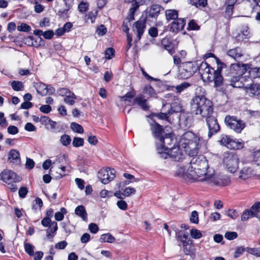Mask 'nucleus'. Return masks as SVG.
<instances>
[{
  "mask_svg": "<svg viewBox=\"0 0 260 260\" xmlns=\"http://www.w3.org/2000/svg\"><path fill=\"white\" fill-rule=\"evenodd\" d=\"M179 144V146H176L173 147H158L157 152L159 154H165V158L169 156L175 161H180L184 157L180 147L183 149L188 155L193 156L200 152L207 151L208 141L199 134L187 131L181 136Z\"/></svg>",
  "mask_w": 260,
  "mask_h": 260,
  "instance_id": "1",
  "label": "nucleus"
},
{
  "mask_svg": "<svg viewBox=\"0 0 260 260\" xmlns=\"http://www.w3.org/2000/svg\"><path fill=\"white\" fill-rule=\"evenodd\" d=\"M188 165L189 174L192 180L205 181L211 179L214 174V170L210 167L208 160L203 155L193 157Z\"/></svg>",
  "mask_w": 260,
  "mask_h": 260,
  "instance_id": "2",
  "label": "nucleus"
},
{
  "mask_svg": "<svg viewBox=\"0 0 260 260\" xmlns=\"http://www.w3.org/2000/svg\"><path fill=\"white\" fill-rule=\"evenodd\" d=\"M250 67L248 64L233 63L231 65L230 73L231 76V85L234 87L240 88L243 86L244 82L250 81L247 75V71Z\"/></svg>",
  "mask_w": 260,
  "mask_h": 260,
  "instance_id": "3",
  "label": "nucleus"
},
{
  "mask_svg": "<svg viewBox=\"0 0 260 260\" xmlns=\"http://www.w3.org/2000/svg\"><path fill=\"white\" fill-rule=\"evenodd\" d=\"M191 112L196 115H201L203 117L212 114L213 108L211 102L205 96L196 95L190 103Z\"/></svg>",
  "mask_w": 260,
  "mask_h": 260,
  "instance_id": "4",
  "label": "nucleus"
},
{
  "mask_svg": "<svg viewBox=\"0 0 260 260\" xmlns=\"http://www.w3.org/2000/svg\"><path fill=\"white\" fill-rule=\"evenodd\" d=\"M199 71L204 82L214 81L216 87L221 85L223 78L221 75V70H215L207 62H202L199 67Z\"/></svg>",
  "mask_w": 260,
  "mask_h": 260,
  "instance_id": "5",
  "label": "nucleus"
},
{
  "mask_svg": "<svg viewBox=\"0 0 260 260\" xmlns=\"http://www.w3.org/2000/svg\"><path fill=\"white\" fill-rule=\"evenodd\" d=\"M1 176V179L4 182L11 185L10 190L13 192L16 191L17 186L15 183L20 182L21 177L18 176L14 172L9 170L3 171Z\"/></svg>",
  "mask_w": 260,
  "mask_h": 260,
  "instance_id": "6",
  "label": "nucleus"
},
{
  "mask_svg": "<svg viewBox=\"0 0 260 260\" xmlns=\"http://www.w3.org/2000/svg\"><path fill=\"white\" fill-rule=\"evenodd\" d=\"M198 69L199 67L194 62H183L178 68V77L181 79H187L192 76Z\"/></svg>",
  "mask_w": 260,
  "mask_h": 260,
  "instance_id": "7",
  "label": "nucleus"
},
{
  "mask_svg": "<svg viewBox=\"0 0 260 260\" xmlns=\"http://www.w3.org/2000/svg\"><path fill=\"white\" fill-rule=\"evenodd\" d=\"M219 143L231 149H240L244 147V143L241 139H233L230 136L222 135L218 140Z\"/></svg>",
  "mask_w": 260,
  "mask_h": 260,
  "instance_id": "8",
  "label": "nucleus"
},
{
  "mask_svg": "<svg viewBox=\"0 0 260 260\" xmlns=\"http://www.w3.org/2000/svg\"><path fill=\"white\" fill-rule=\"evenodd\" d=\"M223 164L227 170L231 173H234L238 168L239 158L233 153H226L223 158Z\"/></svg>",
  "mask_w": 260,
  "mask_h": 260,
  "instance_id": "9",
  "label": "nucleus"
},
{
  "mask_svg": "<svg viewBox=\"0 0 260 260\" xmlns=\"http://www.w3.org/2000/svg\"><path fill=\"white\" fill-rule=\"evenodd\" d=\"M226 125L237 133H240L245 127V122L234 116H226L224 119Z\"/></svg>",
  "mask_w": 260,
  "mask_h": 260,
  "instance_id": "10",
  "label": "nucleus"
},
{
  "mask_svg": "<svg viewBox=\"0 0 260 260\" xmlns=\"http://www.w3.org/2000/svg\"><path fill=\"white\" fill-rule=\"evenodd\" d=\"M115 172L114 169L103 168L99 172L98 178L102 183L107 184L115 178Z\"/></svg>",
  "mask_w": 260,
  "mask_h": 260,
  "instance_id": "11",
  "label": "nucleus"
},
{
  "mask_svg": "<svg viewBox=\"0 0 260 260\" xmlns=\"http://www.w3.org/2000/svg\"><path fill=\"white\" fill-rule=\"evenodd\" d=\"M204 117L206 118L208 126V137L211 138L213 134H216L219 131V125L217 119L212 114H209L208 116H204Z\"/></svg>",
  "mask_w": 260,
  "mask_h": 260,
  "instance_id": "12",
  "label": "nucleus"
},
{
  "mask_svg": "<svg viewBox=\"0 0 260 260\" xmlns=\"http://www.w3.org/2000/svg\"><path fill=\"white\" fill-rule=\"evenodd\" d=\"M166 98L169 99L168 100V104L170 107L169 113L180 112L183 110L182 104L178 96L172 94H168Z\"/></svg>",
  "mask_w": 260,
  "mask_h": 260,
  "instance_id": "13",
  "label": "nucleus"
},
{
  "mask_svg": "<svg viewBox=\"0 0 260 260\" xmlns=\"http://www.w3.org/2000/svg\"><path fill=\"white\" fill-rule=\"evenodd\" d=\"M205 181H207L209 183H213V184L218 186H225L229 184L230 182V178L225 175L214 174L210 179H206Z\"/></svg>",
  "mask_w": 260,
  "mask_h": 260,
  "instance_id": "14",
  "label": "nucleus"
},
{
  "mask_svg": "<svg viewBox=\"0 0 260 260\" xmlns=\"http://www.w3.org/2000/svg\"><path fill=\"white\" fill-rule=\"evenodd\" d=\"M174 142H176L171 133L165 134L157 139L156 142V149L159 147H170L171 144Z\"/></svg>",
  "mask_w": 260,
  "mask_h": 260,
  "instance_id": "15",
  "label": "nucleus"
},
{
  "mask_svg": "<svg viewBox=\"0 0 260 260\" xmlns=\"http://www.w3.org/2000/svg\"><path fill=\"white\" fill-rule=\"evenodd\" d=\"M252 82H244V85L241 88H243L246 93L249 96L258 95L260 93V84H251Z\"/></svg>",
  "mask_w": 260,
  "mask_h": 260,
  "instance_id": "16",
  "label": "nucleus"
},
{
  "mask_svg": "<svg viewBox=\"0 0 260 260\" xmlns=\"http://www.w3.org/2000/svg\"><path fill=\"white\" fill-rule=\"evenodd\" d=\"M36 90L39 94L42 96L47 94H52L55 92V89L51 85H46L43 83H40L36 86Z\"/></svg>",
  "mask_w": 260,
  "mask_h": 260,
  "instance_id": "17",
  "label": "nucleus"
},
{
  "mask_svg": "<svg viewBox=\"0 0 260 260\" xmlns=\"http://www.w3.org/2000/svg\"><path fill=\"white\" fill-rule=\"evenodd\" d=\"M189 172L188 165L187 166L181 165L178 167L175 175L184 180H187V179H191Z\"/></svg>",
  "mask_w": 260,
  "mask_h": 260,
  "instance_id": "18",
  "label": "nucleus"
},
{
  "mask_svg": "<svg viewBox=\"0 0 260 260\" xmlns=\"http://www.w3.org/2000/svg\"><path fill=\"white\" fill-rule=\"evenodd\" d=\"M150 129L153 134V136L157 140L162 136L164 134V131L162 129L160 125L156 123L154 120L150 119L149 121Z\"/></svg>",
  "mask_w": 260,
  "mask_h": 260,
  "instance_id": "19",
  "label": "nucleus"
},
{
  "mask_svg": "<svg viewBox=\"0 0 260 260\" xmlns=\"http://www.w3.org/2000/svg\"><path fill=\"white\" fill-rule=\"evenodd\" d=\"M185 24V21L184 19L177 18L172 23L170 30L177 33L184 28Z\"/></svg>",
  "mask_w": 260,
  "mask_h": 260,
  "instance_id": "20",
  "label": "nucleus"
},
{
  "mask_svg": "<svg viewBox=\"0 0 260 260\" xmlns=\"http://www.w3.org/2000/svg\"><path fill=\"white\" fill-rule=\"evenodd\" d=\"M145 21L143 19L137 21L133 26L134 31H137L138 40H140L145 28Z\"/></svg>",
  "mask_w": 260,
  "mask_h": 260,
  "instance_id": "21",
  "label": "nucleus"
},
{
  "mask_svg": "<svg viewBox=\"0 0 260 260\" xmlns=\"http://www.w3.org/2000/svg\"><path fill=\"white\" fill-rule=\"evenodd\" d=\"M8 160L12 164L19 165L21 162V158L19 151L13 149L8 153Z\"/></svg>",
  "mask_w": 260,
  "mask_h": 260,
  "instance_id": "22",
  "label": "nucleus"
},
{
  "mask_svg": "<svg viewBox=\"0 0 260 260\" xmlns=\"http://www.w3.org/2000/svg\"><path fill=\"white\" fill-rule=\"evenodd\" d=\"M227 54L235 60L241 59L244 55L242 49L238 47L229 50Z\"/></svg>",
  "mask_w": 260,
  "mask_h": 260,
  "instance_id": "23",
  "label": "nucleus"
},
{
  "mask_svg": "<svg viewBox=\"0 0 260 260\" xmlns=\"http://www.w3.org/2000/svg\"><path fill=\"white\" fill-rule=\"evenodd\" d=\"M146 102V100L144 99L143 95H139L134 99L132 105L137 104L143 110H147L149 109V106L147 105Z\"/></svg>",
  "mask_w": 260,
  "mask_h": 260,
  "instance_id": "24",
  "label": "nucleus"
},
{
  "mask_svg": "<svg viewBox=\"0 0 260 260\" xmlns=\"http://www.w3.org/2000/svg\"><path fill=\"white\" fill-rule=\"evenodd\" d=\"M254 175V172L251 168L244 167L240 171L239 178L244 180Z\"/></svg>",
  "mask_w": 260,
  "mask_h": 260,
  "instance_id": "25",
  "label": "nucleus"
},
{
  "mask_svg": "<svg viewBox=\"0 0 260 260\" xmlns=\"http://www.w3.org/2000/svg\"><path fill=\"white\" fill-rule=\"evenodd\" d=\"M75 213L83 221H87V213L85 207L82 205L78 206L75 209Z\"/></svg>",
  "mask_w": 260,
  "mask_h": 260,
  "instance_id": "26",
  "label": "nucleus"
},
{
  "mask_svg": "<svg viewBox=\"0 0 260 260\" xmlns=\"http://www.w3.org/2000/svg\"><path fill=\"white\" fill-rule=\"evenodd\" d=\"M244 3L251 8V12H254L260 9V0H243Z\"/></svg>",
  "mask_w": 260,
  "mask_h": 260,
  "instance_id": "27",
  "label": "nucleus"
},
{
  "mask_svg": "<svg viewBox=\"0 0 260 260\" xmlns=\"http://www.w3.org/2000/svg\"><path fill=\"white\" fill-rule=\"evenodd\" d=\"M161 44L164 48L168 51L169 54L172 55L175 53L173 45L168 38H164L161 41Z\"/></svg>",
  "mask_w": 260,
  "mask_h": 260,
  "instance_id": "28",
  "label": "nucleus"
},
{
  "mask_svg": "<svg viewBox=\"0 0 260 260\" xmlns=\"http://www.w3.org/2000/svg\"><path fill=\"white\" fill-rule=\"evenodd\" d=\"M247 75L250 78V80L246 81V82H252L253 78H260V68H249Z\"/></svg>",
  "mask_w": 260,
  "mask_h": 260,
  "instance_id": "29",
  "label": "nucleus"
},
{
  "mask_svg": "<svg viewBox=\"0 0 260 260\" xmlns=\"http://www.w3.org/2000/svg\"><path fill=\"white\" fill-rule=\"evenodd\" d=\"M161 9V7L158 5H152L149 11V16L151 18L157 17L159 14Z\"/></svg>",
  "mask_w": 260,
  "mask_h": 260,
  "instance_id": "30",
  "label": "nucleus"
},
{
  "mask_svg": "<svg viewBox=\"0 0 260 260\" xmlns=\"http://www.w3.org/2000/svg\"><path fill=\"white\" fill-rule=\"evenodd\" d=\"M58 229L57 223L55 221L52 222L51 226L49 227L46 230L47 237L48 239L52 238L54 237L56 232Z\"/></svg>",
  "mask_w": 260,
  "mask_h": 260,
  "instance_id": "31",
  "label": "nucleus"
},
{
  "mask_svg": "<svg viewBox=\"0 0 260 260\" xmlns=\"http://www.w3.org/2000/svg\"><path fill=\"white\" fill-rule=\"evenodd\" d=\"M166 19L168 21L175 20L178 18V12L174 9L167 10L165 11Z\"/></svg>",
  "mask_w": 260,
  "mask_h": 260,
  "instance_id": "32",
  "label": "nucleus"
},
{
  "mask_svg": "<svg viewBox=\"0 0 260 260\" xmlns=\"http://www.w3.org/2000/svg\"><path fill=\"white\" fill-rule=\"evenodd\" d=\"M183 251L186 255H194L195 249L193 245L187 242H183Z\"/></svg>",
  "mask_w": 260,
  "mask_h": 260,
  "instance_id": "33",
  "label": "nucleus"
},
{
  "mask_svg": "<svg viewBox=\"0 0 260 260\" xmlns=\"http://www.w3.org/2000/svg\"><path fill=\"white\" fill-rule=\"evenodd\" d=\"M100 240L101 242L112 243L115 241V238L110 233H107L102 235Z\"/></svg>",
  "mask_w": 260,
  "mask_h": 260,
  "instance_id": "34",
  "label": "nucleus"
},
{
  "mask_svg": "<svg viewBox=\"0 0 260 260\" xmlns=\"http://www.w3.org/2000/svg\"><path fill=\"white\" fill-rule=\"evenodd\" d=\"M76 99L75 94L71 91L64 97V102L70 105H73Z\"/></svg>",
  "mask_w": 260,
  "mask_h": 260,
  "instance_id": "35",
  "label": "nucleus"
},
{
  "mask_svg": "<svg viewBox=\"0 0 260 260\" xmlns=\"http://www.w3.org/2000/svg\"><path fill=\"white\" fill-rule=\"evenodd\" d=\"M67 210L65 208H61L59 211H58L55 213V219L57 221L62 220L64 218V215H66L67 213Z\"/></svg>",
  "mask_w": 260,
  "mask_h": 260,
  "instance_id": "36",
  "label": "nucleus"
},
{
  "mask_svg": "<svg viewBox=\"0 0 260 260\" xmlns=\"http://www.w3.org/2000/svg\"><path fill=\"white\" fill-rule=\"evenodd\" d=\"M190 84L189 83L184 82L181 84L177 85L175 87L176 93H180L183 92L185 90L190 87Z\"/></svg>",
  "mask_w": 260,
  "mask_h": 260,
  "instance_id": "37",
  "label": "nucleus"
},
{
  "mask_svg": "<svg viewBox=\"0 0 260 260\" xmlns=\"http://www.w3.org/2000/svg\"><path fill=\"white\" fill-rule=\"evenodd\" d=\"M24 248L25 251L29 256H33L34 255V249L35 247L32 244L29 243L24 242Z\"/></svg>",
  "mask_w": 260,
  "mask_h": 260,
  "instance_id": "38",
  "label": "nucleus"
},
{
  "mask_svg": "<svg viewBox=\"0 0 260 260\" xmlns=\"http://www.w3.org/2000/svg\"><path fill=\"white\" fill-rule=\"evenodd\" d=\"M11 87L14 90L21 91L23 89L24 86L22 82L13 81L11 83Z\"/></svg>",
  "mask_w": 260,
  "mask_h": 260,
  "instance_id": "39",
  "label": "nucleus"
},
{
  "mask_svg": "<svg viewBox=\"0 0 260 260\" xmlns=\"http://www.w3.org/2000/svg\"><path fill=\"white\" fill-rule=\"evenodd\" d=\"M144 94H147L149 97L157 98L156 93L153 88L150 85L145 86L144 89Z\"/></svg>",
  "mask_w": 260,
  "mask_h": 260,
  "instance_id": "40",
  "label": "nucleus"
},
{
  "mask_svg": "<svg viewBox=\"0 0 260 260\" xmlns=\"http://www.w3.org/2000/svg\"><path fill=\"white\" fill-rule=\"evenodd\" d=\"M249 211L251 213V216H257V213L260 211V203H255Z\"/></svg>",
  "mask_w": 260,
  "mask_h": 260,
  "instance_id": "41",
  "label": "nucleus"
},
{
  "mask_svg": "<svg viewBox=\"0 0 260 260\" xmlns=\"http://www.w3.org/2000/svg\"><path fill=\"white\" fill-rule=\"evenodd\" d=\"M24 42L25 44L29 46L37 47L40 45V44L37 42V41L34 40V38L32 36H28L25 38Z\"/></svg>",
  "mask_w": 260,
  "mask_h": 260,
  "instance_id": "42",
  "label": "nucleus"
},
{
  "mask_svg": "<svg viewBox=\"0 0 260 260\" xmlns=\"http://www.w3.org/2000/svg\"><path fill=\"white\" fill-rule=\"evenodd\" d=\"M190 3L197 7H205L207 4V0H190Z\"/></svg>",
  "mask_w": 260,
  "mask_h": 260,
  "instance_id": "43",
  "label": "nucleus"
},
{
  "mask_svg": "<svg viewBox=\"0 0 260 260\" xmlns=\"http://www.w3.org/2000/svg\"><path fill=\"white\" fill-rule=\"evenodd\" d=\"M71 128L73 131L79 134H82L84 132L82 126L76 122L71 123Z\"/></svg>",
  "mask_w": 260,
  "mask_h": 260,
  "instance_id": "44",
  "label": "nucleus"
},
{
  "mask_svg": "<svg viewBox=\"0 0 260 260\" xmlns=\"http://www.w3.org/2000/svg\"><path fill=\"white\" fill-rule=\"evenodd\" d=\"M125 1L127 3L134 2V3L132 4V7L129 9L130 15H131L132 17H133V19H134L133 15H134L135 11H136V10L138 8L139 5H138V3L136 2L135 0H125Z\"/></svg>",
  "mask_w": 260,
  "mask_h": 260,
  "instance_id": "45",
  "label": "nucleus"
},
{
  "mask_svg": "<svg viewBox=\"0 0 260 260\" xmlns=\"http://www.w3.org/2000/svg\"><path fill=\"white\" fill-rule=\"evenodd\" d=\"M60 141L62 145L67 146L71 143V138L69 135L64 134L61 136Z\"/></svg>",
  "mask_w": 260,
  "mask_h": 260,
  "instance_id": "46",
  "label": "nucleus"
},
{
  "mask_svg": "<svg viewBox=\"0 0 260 260\" xmlns=\"http://www.w3.org/2000/svg\"><path fill=\"white\" fill-rule=\"evenodd\" d=\"M136 94V93L135 91L133 90L128 92L126 94H125L124 95L121 96L120 98L123 101L126 102H129V99H133L134 98L135 95Z\"/></svg>",
  "mask_w": 260,
  "mask_h": 260,
  "instance_id": "47",
  "label": "nucleus"
},
{
  "mask_svg": "<svg viewBox=\"0 0 260 260\" xmlns=\"http://www.w3.org/2000/svg\"><path fill=\"white\" fill-rule=\"evenodd\" d=\"M190 234L191 237L193 239H198L202 237V234L200 231L196 229H191L190 231Z\"/></svg>",
  "mask_w": 260,
  "mask_h": 260,
  "instance_id": "48",
  "label": "nucleus"
},
{
  "mask_svg": "<svg viewBox=\"0 0 260 260\" xmlns=\"http://www.w3.org/2000/svg\"><path fill=\"white\" fill-rule=\"evenodd\" d=\"M17 29L19 31L22 32H29L31 30L30 26L24 23H22L20 25L17 26Z\"/></svg>",
  "mask_w": 260,
  "mask_h": 260,
  "instance_id": "49",
  "label": "nucleus"
},
{
  "mask_svg": "<svg viewBox=\"0 0 260 260\" xmlns=\"http://www.w3.org/2000/svg\"><path fill=\"white\" fill-rule=\"evenodd\" d=\"M72 144L75 147L82 146L84 144V140L81 138L75 137L73 140Z\"/></svg>",
  "mask_w": 260,
  "mask_h": 260,
  "instance_id": "50",
  "label": "nucleus"
},
{
  "mask_svg": "<svg viewBox=\"0 0 260 260\" xmlns=\"http://www.w3.org/2000/svg\"><path fill=\"white\" fill-rule=\"evenodd\" d=\"M123 191L124 192V195L125 197H129L132 194H134L136 192V189L134 188L131 187H127L125 188Z\"/></svg>",
  "mask_w": 260,
  "mask_h": 260,
  "instance_id": "51",
  "label": "nucleus"
},
{
  "mask_svg": "<svg viewBox=\"0 0 260 260\" xmlns=\"http://www.w3.org/2000/svg\"><path fill=\"white\" fill-rule=\"evenodd\" d=\"M246 251L250 254L260 257V250L257 248H246Z\"/></svg>",
  "mask_w": 260,
  "mask_h": 260,
  "instance_id": "52",
  "label": "nucleus"
},
{
  "mask_svg": "<svg viewBox=\"0 0 260 260\" xmlns=\"http://www.w3.org/2000/svg\"><path fill=\"white\" fill-rule=\"evenodd\" d=\"M116 205L117 207L121 210H126L127 209V204L126 202L122 200L118 201Z\"/></svg>",
  "mask_w": 260,
  "mask_h": 260,
  "instance_id": "53",
  "label": "nucleus"
},
{
  "mask_svg": "<svg viewBox=\"0 0 260 260\" xmlns=\"http://www.w3.org/2000/svg\"><path fill=\"white\" fill-rule=\"evenodd\" d=\"M200 26L198 25L194 20H191L188 23V29L190 30H198Z\"/></svg>",
  "mask_w": 260,
  "mask_h": 260,
  "instance_id": "54",
  "label": "nucleus"
},
{
  "mask_svg": "<svg viewBox=\"0 0 260 260\" xmlns=\"http://www.w3.org/2000/svg\"><path fill=\"white\" fill-rule=\"evenodd\" d=\"M57 175L55 176L57 178H61L66 175V167L61 166L58 168V171L56 172Z\"/></svg>",
  "mask_w": 260,
  "mask_h": 260,
  "instance_id": "55",
  "label": "nucleus"
},
{
  "mask_svg": "<svg viewBox=\"0 0 260 260\" xmlns=\"http://www.w3.org/2000/svg\"><path fill=\"white\" fill-rule=\"evenodd\" d=\"M224 237L228 240H231L236 239L238 237V235L234 232H228L225 233Z\"/></svg>",
  "mask_w": 260,
  "mask_h": 260,
  "instance_id": "56",
  "label": "nucleus"
},
{
  "mask_svg": "<svg viewBox=\"0 0 260 260\" xmlns=\"http://www.w3.org/2000/svg\"><path fill=\"white\" fill-rule=\"evenodd\" d=\"M190 220L193 223H198L199 222L198 214L197 211H194L192 212Z\"/></svg>",
  "mask_w": 260,
  "mask_h": 260,
  "instance_id": "57",
  "label": "nucleus"
},
{
  "mask_svg": "<svg viewBox=\"0 0 260 260\" xmlns=\"http://www.w3.org/2000/svg\"><path fill=\"white\" fill-rule=\"evenodd\" d=\"M114 50L112 48H108L105 51V58L107 59H110L114 55Z\"/></svg>",
  "mask_w": 260,
  "mask_h": 260,
  "instance_id": "58",
  "label": "nucleus"
},
{
  "mask_svg": "<svg viewBox=\"0 0 260 260\" xmlns=\"http://www.w3.org/2000/svg\"><path fill=\"white\" fill-rule=\"evenodd\" d=\"M40 122L43 125H47L49 123H54V122L46 116H42L40 117Z\"/></svg>",
  "mask_w": 260,
  "mask_h": 260,
  "instance_id": "59",
  "label": "nucleus"
},
{
  "mask_svg": "<svg viewBox=\"0 0 260 260\" xmlns=\"http://www.w3.org/2000/svg\"><path fill=\"white\" fill-rule=\"evenodd\" d=\"M99 36H102L106 34L107 32V28L103 25H100L96 31Z\"/></svg>",
  "mask_w": 260,
  "mask_h": 260,
  "instance_id": "60",
  "label": "nucleus"
},
{
  "mask_svg": "<svg viewBox=\"0 0 260 260\" xmlns=\"http://www.w3.org/2000/svg\"><path fill=\"white\" fill-rule=\"evenodd\" d=\"M35 5L34 10L36 13H40L43 11L44 7L43 5L40 4L37 2H35Z\"/></svg>",
  "mask_w": 260,
  "mask_h": 260,
  "instance_id": "61",
  "label": "nucleus"
},
{
  "mask_svg": "<svg viewBox=\"0 0 260 260\" xmlns=\"http://www.w3.org/2000/svg\"><path fill=\"white\" fill-rule=\"evenodd\" d=\"M51 219L49 217H44L41 221V224L44 227L51 226Z\"/></svg>",
  "mask_w": 260,
  "mask_h": 260,
  "instance_id": "62",
  "label": "nucleus"
},
{
  "mask_svg": "<svg viewBox=\"0 0 260 260\" xmlns=\"http://www.w3.org/2000/svg\"><path fill=\"white\" fill-rule=\"evenodd\" d=\"M88 229L91 233L96 234L99 231V227L96 224L91 223L89 224Z\"/></svg>",
  "mask_w": 260,
  "mask_h": 260,
  "instance_id": "63",
  "label": "nucleus"
},
{
  "mask_svg": "<svg viewBox=\"0 0 260 260\" xmlns=\"http://www.w3.org/2000/svg\"><path fill=\"white\" fill-rule=\"evenodd\" d=\"M253 160L257 166H260V150L254 153Z\"/></svg>",
  "mask_w": 260,
  "mask_h": 260,
  "instance_id": "64",
  "label": "nucleus"
}]
</instances>
